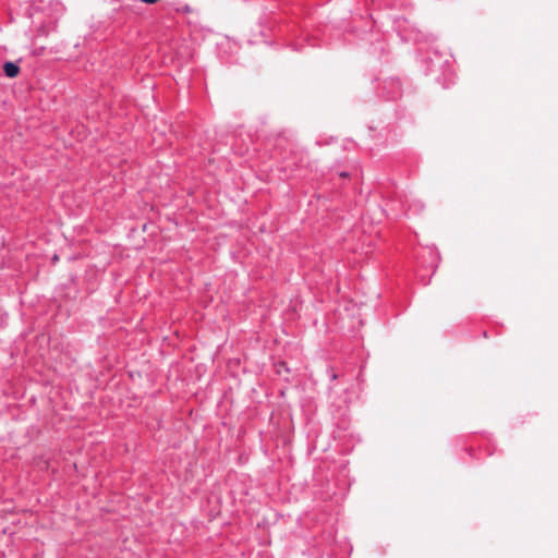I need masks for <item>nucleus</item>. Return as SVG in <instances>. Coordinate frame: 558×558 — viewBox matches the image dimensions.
Returning <instances> with one entry per match:
<instances>
[{
	"mask_svg": "<svg viewBox=\"0 0 558 558\" xmlns=\"http://www.w3.org/2000/svg\"><path fill=\"white\" fill-rule=\"evenodd\" d=\"M3 71L8 77L13 78L17 76L20 68L14 62L8 61L3 64Z\"/></svg>",
	"mask_w": 558,
	"mask_h": 558,
	"instance_id": "1",
	"label": "nucleus"
},
{
	"mask_svg": "<svg viewBox=\"0 0 558 558\" xmlns=\"http://www.w3.org/2000/svg\"><path fill=\"white\" fill-rule=\"evenodd\" d=\"M349 174L347 172H341L340 177L347 178Z\"/></svg>",
	"mask_w": 558,
	"mask_h": 558,
	"instance_id": "2",
	"label": "nucleus"
}]
</instances>
